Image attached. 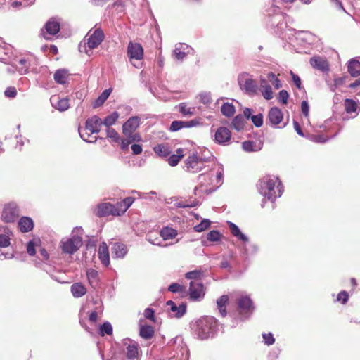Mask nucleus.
Listing matches in <instances>:
<instances>
[{
	"instance_id": "f257e3e1",
	"label": "nucleus",
	"mask_w": 360,
	"mask_h": 360,
	"mask_svg": "<svg viewBox=\"0 0 360 360\" xmlns=\"http://www.w3.org/2000/svg\"><path fill=\"white\" fill-rule=\"evenodd\" d=\"M224 170L219 166L212 168L209 172L201 174L198 176V186L194 189L195 195L211 193L223 184Z\"/></svg>"
},
{
	"instance_id": "6e6d98bb",
	"label": "nucleus",
	"mask_w": 360,
	"mask_h": 360,
	"mask_svg": "<svg viewBox=\"0 0 360 360\" xmlns=\"http://www.w3.org/2000/svg\"><path fill=\"white\" fill-rule=\"evenodd\" d=\"M251 120L253 124L257 127H259L263 124V116L262 114H258L251 117Z\"/></svg>"
},
{
	"instance_id": "a211bd4d",
	"label": "nucleus",
	"mask_w": 360,
	"mask_h": 360,
	"mask_svg": "<svg viewBox=\"0 0 360 360\" xmlns=\"http://www.w3.org/2000/svg\"><path fill=\"white\" fill-rule=\"evenodd\" d=\"M50 101L52 106L59 111H65L70 108L69 99L67 98L53 96L51 97Z\"/></svg>"
},
{
	"instance_id": "412c9836",
	"label": "nucleus",
	"mask_w": 360,
	"mask_h": 360,
	"mask_svg": "<svg viewBox=\"0 0 360 360\" xmlns=\"http://www.w3.org/2000/svg\"><path fill=\"white\" fill-rule=\"evenodd\" d=\"M189 51V47L185 44L176 45L173 51V56L177 60H183Z\"/></svg>"
},
{
	"instance_id": "f03ea898",
	"label": "nucleus",
	"mask_w": 360,
	"mask_h": 360,
	"mask_svg": "<svg viewBox=\"0 0 360 360\" xmlns=\"http://www.w3.org/2000/svg\"><path fill=\"white\" fill-rule=\"evenodd\" d=\"M261 195L269 200H274L283 193L281 182L277 176H265L257 184Z\"/></svg>"
},
{
	"instance_id": "5701e85b",
	"label": "nucleus",
	"mask_w": 360,
	"mask_h": 360,
	"mask_svg": "<svg viewBox=\"0 0 360 360\" xmlns=\"http://www.w3.org/2000/svg\"><path fill=\"white\" fill-rule=\"evenodd\" d=\"M70 77V74L66 69L57 70L53 75L54 80L60 84H65Z\"/></svg>"
},
{
	"instance_id": "aec40b11",
	"label": "nucleus",
	"mask_w": 360,
	"mask_h": 360,
	"mask_svg": "<svg viewBox=\"0 0 360 360\" xmlns=\"http://www.w3.org/2000/svg\"><path fill=\"white\" fill-rule=\"evenodd\" d=\"M98 254L101 263L105 266H108L110 264V257L108 248L107 244L105 242H103L100 244Z\"/></svg>"
},
{
	"instance_id": "e2e57ef3",
	"label": "nucleus",
	"mask_w": 360,
	"mask_h": 360,
	"mask_svg": "<svg viewBox=\"0 0 360 360\" xmlns=\"http://www.w3.org/2000/svg\"><path fill=\"white\" fill-rule=\"evenodd\" d=\"M4 94L6 97L14 98L17 94V91L15 87H8L6 89Z\"/></svg>"
},
{
	"instance_id": "4d7b16f0",
	"label": "nucleus",
	"mask_w": 360,
	"mask_h": 360,
	"mask_svg": "<svg viewBox=\"0 0 360 360\" xmlns=\"http://www.w3.org/2000/svg\"><path fill=\"white\" fill-rule=\"evenodd\" d=\"M198 97L200 102L203 104H209L212 101L211 96L208 93L200 94Z\"/></svg>"
},
{
	"instance_id": "8fccbe9b",
	"label": "nucleus",
	"mask_w": 360,
	"mask_h": 360,
	"mask_svg": "<svg viewBox=\"0 0 360 360\" xmlns=\"http://www.w3.org/2000/svg\"><path fill=\"white\" fill-rule=\"evenodd\" d=\"M259 91L266 100H270L273 98V91L270 85L265 86L264 88L260 89Z\"/></svg>"
},
{
	"instance_id": "a878e982",
	"label": "nucleus",
	"mask_w": 360,
	"mask_h": 360,
	"mask_svg": "<svg viewBox=\"0 0 360 360\" xmlns=\"http://www.w3.org/2000/svg\"><path fill=\"white\" fill-rule=\"evenodd\" d=\"M127 252L125 245L120 243H115L112 248V253L113 257L116 258H122Z\"/></svg>"
},
{
	"instance_id": "9b49d317",
	"label": "nucleus",
	"mask_w": 360,
	"mask_h": 360,
	"mask_svg": "<svg viewBox=\"0 0 360 360\" xmlns=\"http://www.w3.org/2000/svg\"><path fill=\"white\" fill-rule=\"evenodd\" d=\"M96 214L98 217H105L108 215L119 216L120 213L117 205L115 206L108 202H103L98 205L96 210Z\"/></svg>"
},
{
	"instance_id": "13d9d810",
	"label": "nucleus",
	"mask_w": 360,
	"mask_h": 360,
	"mask_svg": "<svg viewBox=\"0 0 360 360\" xmlns=\"http://www.w3.org/2000/svg\"><path fill=\"white\" fill-rule=\"evenodd\" d=\"M262 337L265 344L267 345H273L275 342V339L271 333H264Z\"/></svg>"
},
{
	"instance_id": "20e7f679",
	"label": "nucleus",
	"mask_w": 360,
	"mask_h": 360,
	"mask_svg": "<svg viewBox=\"0 0 360 360\" xmlns=\"http://www.w3.org/2000/svg\"><path fill=\"white\" fill-rule=\"evenodd\" d=\"M217 325V320L214 317H202L196 321L195 333L200 339H207L213 334Z\"/></svg>"
},
{
	"instance_id": "dca6fc26",
	"label": "nucleus",
	"mask_w": 360,
	"mask_h": 360,
	"mask_svg": "<svg viewBox=\"0 0 360 360\" xmlns=\"http://www.w3.org/2000/svg\"><path fill=\"white\" fill-rule=\"evenodd\" d=\"M101 125H103L102 120L94 115L86 121L85 130L89 131L91 134H98Z\"/></svg>"
},
{
	"instance_id": "69168bd1",
	"label": "nucleus",
	"mask_w": 360,
	"mask_h": 360,
	"mask_svg": "<svg viewBox=\"0 0 360 360\" xmlns=\"http://www.w3.org/2000/svg\"><path fill=\"white\" fill-rule=\"evenodd\" d=\"M310 139L316 143H324L326 141L323 135H311Z\"/></svg>"
},
{
	"instance_id": "5fc2aeb1",
	"label": "nucleus",
	"mask_w": 360,
	"mask_h": 360,
	"mask_svg": "<svg viewBox=\"0 0 360 360\" xmlns=\"http://www.w3.org/2000/svg\"><path fill=\"white\" fill-rule=\"evenodd\" d=\"M221 234L217 231H211L207 235V238L210 241L215 242L219 240Z\"/></svg>"
},
{
	"instance_id": "f8f14e48",
	"label": "nucleus",
	"mask_w": 360,
	"mask_h": 360,
	"mask_svg": "<svg viewBox=\"0 0 360 360\" xmlns=\"http://www.w3.org/2000/svg\"><path fill=\"white\" fill-rule=\"evenodd\" d=\"M60 30V24L55 19H50L44 25V30H41V35L46 39H49L51 36L56 34Z\"/></svg>"
},
{
	"instance_id": "f704fd0d",
	"label": "nucleus",
	"mask_w": 360,
	"mask_h": 360,
	"mask_svg": "<svg viewBox=\"0 0 360 360\" xmlns=\"http://www.w3.org/2000/svg\"><path fill=\"white\" fill-rule=\"evenodd\" d=\"M228 301L229 297L227 295L221 296L217 301L219 311L222 316H225L226 315V304Z\"/></svg>"
},
{
	"instance_id": "f3484780",
	"label": "nucleus",
	"mask_w": 360,
	"mask_h": 360,
	"mask_svg": "<svg viewBox=\"0 0 360 360\" xmlns=\"http://www.w3.org/2000/svg\"><path fill=\"white\" fill-rule=\"evenodd\" d=\"M310 65L315 69L327 72L329 70V63L326 58L321 56H314L309 60Z\"/></svg>"
},
{
	"instance_id": "58836bf2",
	"label": "nucleus",
	"mask_w": 360,
	"mask_h": 360,
	"mask_svg": "<svg viewBox=\"0 0 360 360\" xmlns=\"http://www.w3.org/2000/svg\"><path fill=\"white\" fill-rule=\"evenodd\" d=\"M245 122V117L241 115H238L233 120L232 126L236 130L240 131L244 127Z\"/></svg>"
},
{
	"instance_id": "6ab92c4d",
	"label": "nucleus",
	"mask_w": 360,
	"mask_h": 360,
	"mask_svg": "<svg viewBox=\"0 0 360 360\" xmlns=\"http://www.w3.org/2000/svg\"><path fill=\"white\" fill-rule=\"evenodd\" d=\"M269 121L272 126H276L281 122L283 118L282 111L276 108H271L268 114Z\"/></svg>"
},
{
	"instance_id": "9d476101",
	"label": "nucleus",
	"mask_w": 360,
	"mask_h": 360,
	"mask_svg": "<svg viewBox=\"0 0 360 360\" xmlns=\"http://www.w3.org/2000/svg\"><path fill=\"white\" fill-rule=\"evenodd\" d=\"M18 217V210L17 205L11 202L5 205L2 212V219L7 223L14 221Z\"/></svg>"
},
{
	"instance_id": "a18cd8bd",
	"label": "nucleus",
	"mask_w": 360,
	"mask_h": 360,
	"mask_svg": "<svg viewBox=\"0 0 360 360\" xmlns=\"http://www.w3.org/2000/svg\"><path fill=\"white\" fill-rule=\"evenodd\" d=\"M106 136L110 139L112 141L118 143L120 142V137L119 134L112 128L108 127L106 129Z\"/></svg>"
},
{
	"instance_id": "ea45409f",
	"label": "nucleus",
	"mask_w": 360,
	"mask_h": 360,
	"mask_svg": "<svg viewBox=\"0 0 360 360\" xmlns=\"http://www.w3.org/2000/svg\"><path fill=\"white\" fill-rule=\"evenodd\" d=\"M111 93L110 89H105L103 93L98 96V98L94 103V108H98L102 105L104 102L108 99L110 94Z\"/></svg>"
},
{
	"instance_id": "3c124183",
	"label": "nucleus",
	"mask_w": 360,
	"mask_h": 360,
	"mask_svg": "<svg viewBox=\"0 0 360 360\" xmlns=\"http://www.w3.org/2000/svg\"><path fill=\"white\" fill-rule=\"evenodd\" d=\"M210 226V221L208 219H203L200 224L194 226V230L196 232H202L207 229Z\"/></svg>"
},
{
	"instance_id": "37998d69",
	"label": "nucleus",
	"mask_w": 360,
	"mask_h": 360,
	"mask_svg": "<svg viewBox=\"0 0 360 360\" xmlns=\"http://www.w3.org/2000/svg\"><path fill=\"white\" fill-rule=\"evenodd\" d=\"M179 112L184 115L191 116L194 115L195 108L188 107L186 103H181L179 105Z\"/></svg>"
},
{
	"instance_id": "338daca9",
	"label": "nucleus",
	"mask_w": 360,
	"mask_h": 360,
	"mask_svg": "<svg viewBox=\"0 0 360 360\" xmlns=\"http://www.w3.org/2000/svg\"><path fill=\"white\" fill-rule=\"evenodd\" d=\"M301 109L302 113L304 116L307 117L309 115V106L308 103L306 101H303L301 103Z\"/></svg>"
},
{
	"instance_id": "4c0bfd02",
	"label": "nucleus",
	"mask_w": 360,
	"mask_h": 360,
	"mask_svg": "<svg viewBox=\"0 0 360 360\" xmlns=\"http://www.w3.org/2000/svg\"><path fill=\"white\" fill-rule=\"evenodd\" d=\"M221 112L224 116L229 117L234 115L236 110L232 103L227 102L222 105Z\"/></svg>"
},
{
	"instance_id": "39448f33",
	"label": "nucleus",
	"mask_w": 360,
	"mask_h": 360,
	"mask_svg": "<svg viewBox=\"0 0 360 360\" xmlns=\"http://www.w3.org/2000/svg\"><path fill=\"white\" fill-rule=\"evenodd\" d=\"M208 158L200 155L196 150L191 151L185 160L186 170L191 173L199 172L205 167Z\"/></svg>"
},
{
	"instance_id": "79ce46f5",
	"label": "nucleus",
	"mask_w": 360,
	"mask_h": 360,
	"mask_svg": "<svg viewBox=\"0 0 360 360\" xmlns=\"http://www.w3.org/2000/svg\"><path fill=\"white\" fill-rule=\"evenodd\" d=\"M229 226L231 232L234 236L238 237L240 240H242L244 242L248 241L247 236H245L243 233L240 232L239 228L236 224L230 222Z\"/></svg>"
},
{
	"instance_id": "2f4dec72",
	"label": "nucleus",
	"mask_w": 360,
	"mask_h": 360,
	"mask_svg": "<svg viewBox=\"0 0 360 360\" xmlns=\"http://www.w3.org/2000/svg\"><path fill=\"white\" fill-rule=\"evenodd\" d=\"M139 335L146 340L150 339L154 335L153 327L148 325L141 326Z\"/></svg>"
},
{
	"instance_id": "0eeeda50",
	"label": "nucleus",
	"mask_w": 360,
	"mask_h": 360,
	"mask_svg": "<svg viewBox=\"0 0 360 360\" xmlns=\"http://www.w3.org/2000/svg\"><path fill=\"white\" fill-rule=\"evenodd\" d=\"M82 245V239L79 236H73L70 238H65L61 241V248L64 252L73 254Z\"/></svg>"
},
{
	"instance_id": "bb28decb",
	"label": "nucleus",
	"mask_w": 360,
	"mask_h": 360,
	"mask_svg": "<svg viewBox=\"0 0 360 360\" xmlns=\"http://www.w3.org/2000/svg\"><path fill=\"white\" fill-rule=\"evenodd\" d=\"M71 292L75 297H81L86 293V288L81 283H75L71 286Z\"/></svg>"
},
{
	"instance_id": "4468645a",
	"label": "nucleus",
	"mask_w": 360,
	"mask_h": 360,
	"mask_svg": "<svg viewBox=\"0 0 360 360\" xmlns=\"http://www.w3.org/2000/svg\"><path fill=\"white\" fill-rule=\"evenodd\" d=\"M238 307L240 314H251L254 309L251 299L247 295H241L238 299Z\"/></svg>"
},
{
	"instance_id": "b1692460",
	"label": "nucleus",
	"mask_w": 360,
	"mask_h": 360,
	"mask_svg": "<svg viewBox=\"0 0 360 360\" xmlns=\"http://www.w3.org/2000/svg\"><path fill=\"white\" fill-rule=\"evenodd\" d=\"M33 221L30 217H23L18 221V227L21 232H29L33 229Z\"/></svg>"
},
{
	"instance_id": "423d86ee",
	"label": "nucleus",
	"mask_w": 360,
	"mask_h": 360,
	"mask_svg": "<svg viewBox=\"0 0 360 360\" xmlns=\"http://www.w3.org/2000/svg\"><path fill=\"white\" fill-rule=\"evenodd\" d=\"M127 56L130 63L135 68H141L142 67L143 49L140 44L130 41L127 47Z\"/></svg>"
},
{
	"instance_id": "6e6552de",
	"label": "nucleus",
	"mask_w": 360,
	"mask_h": 360,
	"mask_svg": "<svg viewBox=\"0 0 360 360\" xmlns=\"http://www.w3.org/2000/svg\"><path fill=\"white\" fill-rule=\"evenodd\" d=\"M238 83L240 87L249 94H255L257 91L258 86L257 82L252 78H250L247 73H243L239 76Z\"/></svg>"
},
{
	"instance_id": "393cba45",
	"label": "nucleus",
	"mask_w": 360,
	"mask_h": 360,
	"mask_svg": "<svg viewBox=\"0 0 360 360\" xmlns=\"http://www.w3.org/2000/svg\"><path fill=\"white\" fill-rule=\"evenodd\" d=\"M167 305L170 307L171 311L177 318L181 317L186 313V306L184 304L176 306L173 301L169 300L167 302Z\"/></svg>"
},
{
	"instance_id": "ddd939ff",
	"label": "nucleus",
	"mask_w": 360,
	"mask_h": 360,
	"mask_svg": "<svg viewBox=\"0 0 360 360\" xmlns=\"http://www.w3.org/2000/svg\"><path fill=\"white\" fill-rule=\"evenodd\" d=\"M231 138L230 130L224 127H221L217 129L214 135V141L221 145L227 144Z\"/></svg>"
},
{
	"instance_id": "052dcab7",
	"label": "nucleus",
	"mask_w": 360,
	"mask_h": 360,
	"mask_svg": "<svg viewBox=\"0 0 360 360\" xmlns=\"http://www.w3.org/2000/svg\"><path fill=\"white\" fill-rule=\"evenodd\" d=\"M168 290L172 292H177L184 291V288L178 283H172L169 286Z\"/></svg>"
},
{
	"instance_id": "09e8293b",
	"label": "nucleus",
	"mask_w": 360,
	"mask_h": 360,
	"mask_svg": "<svg viewBox=\"0 0 360 360\" xmlns=\"http://www.w3.org/2000/svg\"><path fill=\"white\" fill-rule=\"evenodd\" d=\"M100 333L102 336L105 334L111 335L112 333V325L106 321L100 327Z\"/></svg>"
},
{
	"instance_id": "c756f323",
	"label": "nucleus",
	"mask_w": 360,
	"mask_h": 360,
	"mask_svg": "<svg viewBox=\"0 0 360 360\" xmlns=\"http://www.w3.org/2000/svg\"><path fill=\"white\" fill-rule=\"evenodd\" d=\"M177 234V231L170 227H165L160 231V236L164 240L173 239Z\"/></svg>"
},
{
	"instance_id": "680f3d73",
	"label": "nucleus",
	"mask_w": 360,
	"mask_h": 360,
	"mask_svg": "<svg viewBox=\"0 0 360 360\" xmlns=\"http://www.w3.org/2000/svg\"><path fill=\"white\" fill-rule=\"evenodd\" d=\"M288 97H289L288 93L285 90H281L279 92L278 99L283 103H284V104L287 103Z\"/></svg>"
},
{
	"instance_id": "864d4df0",
	"label": "nucleus",
	"mask_w": 360,
	"mask_h": 360,
	"mask_svg": "<svg viewBox=\"0 0 360 360\" xmlns=\"http://www.w3.org/2000/svg\"><path fill=\"white\" fill-rule=\"evenodd\" d=\"M203 272L200 270H194L186 274L185 276L187 279H198L202 276Z\"/></svg>"
},
{
	"instance_id": "7c9ffc66",
	"label": "nucleus",
	"mask_w": 360,
	"mask_h": 360,
	"mask_svg": "<svg viewBox=\"0 0 360 360\" xmlns=\"http://www.w3.org/2000/svg\"><path fill=\"white\" fill-rule=\"evenodd\" d=\"M133 202L134 198L131 197L126 198L122 201L118 202L117 207L118 208L120 215L124 213Z\"/></svg>"
},
{
	"instance_id": "473e14b6",
	"label": "nucleus",
	"mask_w": 360,
	"mask_h": 360,
	"mask_svg": "<svg viewBox=\"0 0 360 360\" xmlns=\"http://www.w3.org/2000/svg\"><path fill=\"white\" fill-rule=\"evenodd\" d=\"M127 356L128 359H134L139 356V346L134 342L127 347Z\"/></svg>"
},
{
	"instance_id": "4be33fe9",
	"label": "nucleus",
	"mask_w": 360,
	"mask_h": 360,
	"mask_svg": "<svg viewBox=\"0 0 360 360\" xmlns=\"http://www.w3.org/2000/svg\"><path fill=\"white\" fill-rule=\"evenodd\" d=\"M126 136L125 139H120V148L122 150H127L129 148V146L134 142H140L141 141V137L140 135H124Z\"/></svg>"
},
{
	"instance_id": "72a5a7b5",
	"label": "nucleus",
	"mask_w": 360,
	"mask_h": 360,
	"mask_svg": "<svg viewBox=\"0 0 360 360\" xmlns=\"http://www.w3.org/2000/svg\"><path fill=\"white\" fill-rule=\"evenodd\" d=\"M184 156L183 149L179 148L176 151V154L172 155L168 159V163L170 166H176L180 160Z\"/></svg>"
},
{
	"instance_id": "603ef678",
	"label": "nucleus",
	"mask_w": 360,
	"mask_h": 360,
	"mask_svg": "<svg viewBox=\"0 0 360 360\" xmlns=\"http://www.w3.org/2000/svg\"><path fill=\"white\" fill-rule=\"evenodd\" d=\"M184 127H186L185 121H173L170 125L169 129L172 131H176Z\"/></svg>"
},
{
	"instance_id": "7ed1b4c3",
	"label": "nucleus",
	"mask_w": 360,
	"mask_h": 360,
	"mask_svg": "<svg viewBox=\"0 0 360 360\" xmlns=\"http://www.w3.org/2000/svg\"><path fill=\"white\" fill-rule=\"evenodd\" d=\"M104 34L100 29L91 30L85 36L83 41L79 44V51L88 56L92 54V50L98 47L103 41Z\"/></svg>"
},
{
	"instance_id": "1a4fd4ad",
	"label": "nucleus",
	"mask_w": 360,
	"mask_h": 360,
	"mask_svg": "<svg viewBox=\"0 0 360 360\" xmlns=\"http://www.w3.org/2000/svg\"><path fill=\"white\" fill-rule=\"evenodd\" d=\"M141 124V118L138 116H134L127 120L122 125V134L124 135H140L136 133V130Z\"/></svg>"
},
{
	"instance_id": "bf43d9fd",
	"label": "nucleus",
	"mask_w": 360,
	"mask_h": 360,
	"mask_svg": "<svg viewBox=\"0 0 360 360\" xmlns=\"http://www.w3.org/2000/svg\"><path fill=\"white\" fill-rule=\"evenodd\" d=\"M10 245V238L5 234H0V247L6 248Z\"/></svg>"
},
{
	"instance_id": "a19ab883",
	"label": "nucleus",
	"mask_w": 360,
	"mask_h": 360,
	"mask_svg": "<svg viewBox=\"0 0 360 360\" xmlns=\"http://www.w3.org/2000/svg\"><path fill=\"white\" fill-rule=\"evenodd\" d=\"M79 133L80 137L85 141L93 143L96 141V136H92V134L89 132V131H86L85 127L84 129L79 128Z\"/></svg>"
},
{
	"instance_id": "774afa93",
	"label": "nucleus",
	"mask_w": 360,
	"mask_h": 360,
	"mask_svg": "<svg viewBox=\"0 0 360 360\" xmlns=\"http://www.w3.org/2000/svg\"><path fill=\"white\" fill-rule=\"evenodd\" d=\"M338 301H341L343 304L348 300V295L345 291L340 292L337 297Z\"/></svg>"
},
{
	"instance_id": "c03bdc74",
	"label": "nucleus",
	"mask_w": 360,
	"mask_h": 360,
	"mask_svg": "<svg viewBox=\"0 0 360 360\" xmlns=\"http://www.w3.org/2000/svg\"><path fill=\"white\" fill-rule=\"evenodd\" d=\"M345 108L347 113H352L356 110L357 103L352 99H346L345 101Z\"/></svg>"
},
{
	"instance_id": "cd10ccee",
	"label": "nucleus",
	"mask_w": 360,
	"mask_h": 360,
	"mask_svg": "<svg viewBox=\"0 0 360 360\" xmlns=\"http://www.w3.org/2000/svg\"><path fill=\"white\" fill-rule=\"evenodd\" d=\"M348 72L352 77H357L360 75V62L356 60H351L348 63Z\"/></svg>"
},
{
	"instance_id": "e433bc0d",
	"label": "nucleus",
	"mask_w": 360,
	"mask_h": 360,
	"mask_svg": "<svg viewBox=\"0 0 360 360\" xmlns=\"http://www.w3.org/2000/svg\"><path fill=\"white\" fill-rule=\"evenodd\" d=\"M154 151L160 157H167L171 153L169 147L165 144H159L155 146Z\"/></svg>"
},
{
	"instance_id": "c85d7f7f",
	"label": "nucleus",
	"mask_w": 360,
	"mask_h": 360,
	"mask_svg": "<svg viewBox=\"0 0 360 360\" xmlns=\"http://www.w3.org/2000/svg\"><path fill=\"white\" fill-rule=\"evenodd\" d=\"M242 147L245 152H257L262 149V144H257L252 141H245L242 143Z\"/></svg>"
},
{
	"instance_id": "49530a36",
	"label": "nucleus",
	"mask_w": 360,
	"mask_h": 360,
	"mask_svg": "<svg viewBox=\"0 0 360 360\" xmlns=\"http://www.w3.org/2000/svg\"><path fill=\"white\" fill-rule=\"evenodd\" d=\"M29 65L25 59H20L18 64L16 65V68L20 74H26L28 71Z\"/></svg>"
},
{
	"instance_id": "c9c22d12",
	"label": "nucleus",
	"mask_w": 360,
	"mask_h": 360,
	"mask_svg": "<svg viewBox=\"0 0 360 360\" xmlns=\"http://www.w3.org/2000/svg\"><path fill=\"white\" fill-rule=\"evenodd\" d=\"M120 115L117 112L115 111L110 115L105 117V118L102 120L103 124L105 125L107 128L115 124L117 121Z\"/></svg>"
},
{
	"instance_id": "de8ad7c7",
	"label": "nucleus",
	"mask_w": 360,
	"mask_h": 360,
	"mask_svg": "<svg viewBox=\"0 0 360 360\" xmlns=\"http://www.w3.org/2000/svg\"><path fill=\"white\" fill-rule=\"evenodd\" d=\"M87 278L91 285H94L97 283L98 272L97 271L90 269L86 272Z\"/></svg>"
},
{
	"instance_id": "0e129e2a",
	"label": "nucleus",
	"mask_w": 360,
	"mask_h": 360,
	"mask_svg": "<svg viewBox=\"0 0 360 360\" xmlns=\"http://www.w3.org/2000/svg\"><path fill=\"white\" fill-rule=\"evenodd\" d=\"M27 251L30 255H34L35 254V243L33 240L28 243Z\"/></svg>"
},
{
	"instance_id": "2eb2a0df",
	"label": "nucleus",
	"mask_w": 360,
	"mask_h": 360,
	"mask_svg": "<svg viewBox=\"0 0 360 360\" xmlns=\"http://www.w3.org/2000/svg\"><path fill=\"white\" fill-rule=\"evenodd\" d=\"M205 295L204 286L200 282L191 281L189 287V296L193 300H198Z\"/></svg>"
}]
</instances>
